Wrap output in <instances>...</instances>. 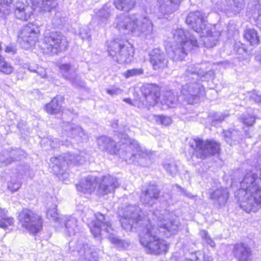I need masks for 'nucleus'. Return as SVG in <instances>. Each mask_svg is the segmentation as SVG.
Here are the masks:
<instances>
[{"instance_id": "nucleus-44", "label": "nucleus", "mask_w": 261, "mask_h": 261, "mask_svg": "<svg viewBox=\"0 0 261 261\" xmlns=\"http://www.w3.org/2000/svg\"><path fill=\"white\" fill-rule=\"evenodd\" d=\"M56 207L57 205H55L53 208L47 209L46 212L47 218L56 222L59 220V214L57 213Z\"/></svg>"}, {"instance_id": "nucleus-5", "label": "nucleus", "mask_w": 261, "mask_h": 261, "mask_svg": "<svg viewBox=\"0 0 261 261\" xmlns=\"http://www.w3.org/2000/svg\"><path fill=\"white\" fill-rule=\"evenodd\" d=\"M206 18L205 13L197 11L190 13L186 22L193 30L204 37L203 43L205 47L209 48L216 44L221 33L216 29V25H208Z\"/></svg>"}, {"instance_id": "nucleus-64", "label": "nucleus", "mask_w": 261, "mask_h": 261, "mask_svg": "<svg viewBox=\"0 0 261 261\" xmlns=\"http://www.w3.org/2000/svg\"><path fill=\"white\" fill-rule=\"evenodd\" d=\"M124 101L128 103L132 104L131 101L132 100L130 98H125L124 99Z\"/></svg>"}, {"instance_id": "nucleus-51", "label": "nucleus", "mask_w": 261, "mask_h": 261, "mask_svg": "<svg viewBox=\"0 0 261 261\" xmlns=\"http://www.w3.org/2000/svg\"><path fill=\"white\" fill-rule=\"evenodd\" d=\"M171 123V119L167 116L160 115V119L158 120V124L167 126Z\"/></svg>"}, {"instance_id": "nucleus-45", "label": "nucleus", "mask_w": 261, "mask_h": 261, "mask_svg": "<svg viewBox=\"0 0 261 261\" xmlns=\"http://www.w3.org/2000/svg\"><path fill=\"white\" fill-rule=\"evenodd\" d=\"M200 234L201 238L206 242L207 244H208L212 247H215V243L210 237L207 231L205 230H201L200 231Z\"/></svg>"}, {"instance_id": "nucleus-41", "label": "nucleus", "mask_w": 261, "mask_h": 261, "mask_svg": "<svg viewBox=\"0 0 261 261\" xmlns=\"http://www.w3.org/2000/svg\"><path fill=\"white\" fill-rule=\"evenodd\" d=\"M14 70L11 64L7 62L5 58L0 55V72L5 74H10Z\"/></svg>"}, {"instance_id": "nucleus-18", "label": "nucleus", "mask_w": 261, "mask_h": 261, "mask_svg": "<svg viewBox=\"0 0 261 261\" xmlns=\"http://www.w3.org/2000/svg\"><path fill=\"white\" fill-rule=\"evenodd\" d=\"M59 69L62 76L69 81L73 86L76 88L85 86V82L77 76L76 69L72 68L70 64H63L59 66Z\"/></svg>"}, {"instance_id": "nucleus-26", "label": "nucleus", "mask_w": 261, "mask_h": 261, "mask_svg": "<svg viewBox=\"0 0 261 261\" xmlns=\"http://www.w3.org/2000/svg\"><path fill=\"white\" fill-rule=\"evenodd\" d=\"M159 196V191L157 187L151 185L148 186L145 191L142 192L140 196V199L143 204L152 205L155 203Z\"/></svg>"}, {"instance_id": "nucleus-52", "label": "nucleus", "mask_w": 261, "mask_h": 261, "mask_svg": "<svg viewBox=\"0 0 261 261\" xmlns=\"http://www.w3.org/2000/svg\"><path fill=\"white\" fill-rule=\"evenodd\" d=\"M46 143L49 144L51 148H55L59 147L61 144V142L57 138L47 139L45 140Z\"/></svg>"}, {"instance_id": "nucleus-30", "label": "nucleus", "mask_w": 261, "mask_h": 261, "mask_svg": "<svg viewBox=\"0 0 261 261\" xmlns=\"http://www.w3.org/2000/svg\"><path fill=\"white\" fill-rule=\"evenodd\" d=\"M57 3L56 0H39L33 3L35 10L39 12L50 11L53 8L56 7Z\"/></svg>"}, {"instance_id": "nucleus-15", "label": "nucleus", "mask_w": 261, "mask_h": 261, "mask_svg": "<svg viewBox=\"0 0 261 261\" xmlns=\"http://www.w3.org/2000/svg\"><path fill=\"white\" fill-rule=\"evenodd\" d=\"M181 92L185 100L189 104L197 102L205 95L204 87L196 82L188 83L182 86Z\"/></svg>"}, {"instance_id": "nucleus-42", "label": "nucleus", "mask_w": 261, "mask_h": 261, "mask_svg": "<svg viewBox=\"0 0 261 261\" xmlns=\"http://www.w3.org/2000/svg\"><path fill=\"white\" fill-rule=\"evenodd\" d=\"M239 119L241 122L248 126H252L255 122V117L249 114L242 115Z\"/></svg>"}, {"instance_id": "nucleus-37", "label": "nucleus", "mask_w": 261, "mask_h": 261, "mask_svg": "<svg viewBox=\"0 0 261 261\" xmlns=\"http://www.w3.org/2000/svg\"><path fill=\"white\" fill-rule=\"evenodd\" d=\"M24 155V151L20 149L17 148L12 150L10 152V156L4 161V162L6 165H9L13 162L20 160L21 157Z\"/></svg>"}, {"instance_id": "nucleus-33", "label": "nucleus", "mask_w": 261, "mask_h": 261, "mask_svg": "<svg viewBox=\"0 0 261 261\" xmlns=\"http://www.w3.org/2000/svg\"><path fill=\"white\" fill-rule=\"evenodd\" d=\"M135 3V0H114V5L118 10L128 12L134 7Z\"/></svg>"}, {"instance_id": "nucleus-25", "label": "nucleus", "mask_w": 261, "mask_h": 261, "mask_svg": "<svg viewBox=\"0 0 261 261\" xmlns=\"http://www.w3.org/2000/svg\"><path fill=\"white\" fill-rule=\"evenodd\" d=\"M232 253L238 261H252V251L250 247L243 243H238L233 246Z\"/></svg>"}, {"instance_id": "nucleus-58", "label": "nucleus", "mask_w": 261, "mask_h": 261, "mask_svg": "<svg viewBox=\"0 0 261 261\" xmlns=\"http://www.w3.org/2000/svg\"><path fill=\"white\" fill-rule=\"evenodd\" d=\"M228 116V114H217L214 117V120L217 121H222L224 120V119Z\"/></svg>"}, {"instance_id": "nucleus-56", "label": "nucleus", "mask_w": 261, "mask_h": 261, "mask_svg": "<svg viewBox=\"0 0 261 261\" xmlns=\"http://www.w3.org/2000/svg\"><path fill=\"white\" fill-rule=\"evenodd\" d=\"M176 187L179 189L180 193L184 196L190 198H192L193 197V195L191 193L188 192L186 190L183 189L179 185H176Z\"/></svg>"}, {"instance_id": "nucleus-55", "label": "nucleus", "mask_w": 261, "mask_h": 261, "mask_svg": "<svg viewBox=\"0 0 261 261\" xmlns=\"http://www.w3.org/2000/svg\"><path fill=\"white\" fill-rule=\"evenodd\" d=\"M63 18H61L59 14H56L53 19V22L55 26H58L62 23Z\"/></svg>"}, {"instance_id": "nucleus-50", "label": "nucleus", "mask_w": 261, "mask_h": 261, "mask_svg": "<svg viewBox=\"0 0 261 261\" xmlns=\"http://www.w3.org/2000/svg\"><path fill=\"white\" fill-rule=\"evenodd\" d=\"M107 93L111 96H115L122 93V90L120 88L113 86L107 89Z\"/></svg>"}, {"instance_id": "nucleus-24", "label": "nucleus", "mask_w": 261, "mask_h": 261, "mask_svg": "<svg viewBox=\"0 0 261 261\" xmlns=\"http://www.w3.org/2000/svg\"><path fill=\"white\" fill-rule=\"evenodd\" d=\"M142 92L146 99V104L153 106L157 102L160 95V88L154 84H146L141 88Z\"/></svg>"}, {"instance_id": "nucleus-35", "label": "nucleus", "mask_w": 261, "mask_h": 261, "mask_svg": "<svg viewBox=\"0 0 261 261\" xmlns=\"http://www.w3.org/2000/svg\"><path fill=\"white\" fill-rule=\"evenodd\" d=\"M7 211L0 207V227L6 229L9 226H13L14 223V218L7 217Z\"/></svg>"}, {"instance_id": "nucleus-10", "label": "nucleus", "mask_w": 261, "mask_h": 261, "mask_svg": "<svg viewBox=\"0 0 261 261\" xmlns=\"http://www.w3.org/2000/svg\"><path fill=\"white\" fill-rule=\"evenodd\" d=\"M189 144L193 153L200 159L218 154L220 151V144L214 140H206L199 138L190 141Z\"/></svg>"}, {"instance_id": "nucleus-59", "label": "nucleus", "mask_w": 261, "mask_h": 261, "mask_svg": "<svg viewBox=\"0 0 261 261\" xmlns=\"http://www.w3.org/2000/svg\"><path fill=\"white\" fill-rule=\"evenodd\" d=\"M147 119L151 122L158 123V120L160 119V115H155L154 114H151L147 117Z\"/></svg>"}, {"instance_id": "nucleus-53", "label": "nucleus", "mask_w": 261, "mask_h": 261, "mask_svg": "<svg viewBox=\"0 0 261 261\" xmlns=\"http://www.w3.org/2000/svg\"><path fill=\"white\" fill-rule=\"evenodd\" d=\"M249 97L250 99L257 103H261V95H258L255 91L249 92Z\"/></svg>"}, {"instance_id": "nucleus-38", "label": "nucleus", "mask_w": 261, "mask_h": 261, "mask_svg": "<svg viewBox=\"0 0 261 261\" xmlns=\"http://www.w3.org/2000/svg\"><path fill=\"white\" fill-rule=\"evenodd\" d=\"M185 261H213V259L203 252L197 251L191 253L190 257L186 258Z\"/></svg>"}, {"instance_id": "nucleus-61", "label": "nucleus", "mask_w": 261, "mask_h": 261, "mask_svg": "<svg viewBox=\"0 0 261 261\" xmlns=\"http://www.w3.org/2000/svg\"><path fill=\"white\" fill-rule=\"evenodd\" d=\"M66 168H67V167H66L65 169H64V170H61V169H58V170H61V172H63V173H60V174H57V173H56L54 171V172H55L57 175H60V177H59L60 179H63V177H62V176H65V177H67V176H66V172H64V171H65V170L66 169Z\"/></svg>"}, {"instance_id": "nucleus-22", "label": "nucleus", "mask_w": 261, "mask_h": 261, "mask_svg": "<svg viewBox=\"0 0 261 261\" xmlns=\"http://www.w3.org/2000/svg\"><path fill=\"white\" fill-rule=\"evenodd\" d=\"M182 0H158L159 11L163 17L168 18L179 7Z\"/></svg>"}, {"instance_id": "nucleus-27", "label": "nucleus", "mask_w": 261, "mask_h": 261, "mask_svg": "<svg viewBox=\"0 0 261 261\" xmlns=\"http://www.w3.org/2000/svg\"><path fill=\"white\" fill-rule=\"evenodd\" d=\"M223 134L225 141L230 145L239 144L243 139V134L238 129L230 128L224 130Z\"/></svg>"}, {"instance_id": "nucleus-13", "label": "nucleus", "mask_w": 261, "mask_h": 261, "mask_svg": "<svg viewBox=\"0 0 261 261\" xmlns=\"http://www.w3.org/2000/svg\"><path fill=\"white\" fill-rule=\"evenodd\" d=\"M18 218L22 226L31 233H36L42 228L41 218L31 210L27 209L22 210L19 213Z\"/></svg>"}, {"instance_id": "nucleus-3", "label": "nucleus", "mask_w": 261, "mask_h": 261, "mask_svg": "<svg viewBox=\"0 0 261 261\" xmlns=\"http://www.w3.org/2000/svg\"><path fill=\"white\" fill-rule=\"evenodd\" d=\"M236 197L241 208L246 213L256 212L261 207V177L247 172L240 182Z\"/></svg>"}, {"instance_id": "nucleus-32", "label": "nucleus", "mask_w": 261, "mask_h": 261, "mask_svg": "<svg viewBox=\"0 0 261 261\" xmlns=\"http://www.w3.org/2000/svg\"><path fill=\"white\" fill-rule=\"evenodd\" d=\"M59 98L62 99L61 97H55L50 102L45 106L46 111L50 114H56L59 113L61 110V103L59 102Z\"/></svg>"}, {"instance_id": "nucleus-49", "label": "nucleus", "mask_w": 261, "mask_h": 261, "mask_svg": "<svg viewBox=\"0 0 261 261\" xmlns=\"http://www.w3.org/2000/svg\"><path fill=\"white\" fill-rule=\"evenodd\" d=\"M256 8L257 9V13L254 12L252 16L256 21V25L259 28L261 27V6L257 5Z\"/></svg>"}, {"instance_id": "nucleus-23", "label": "nucleus", "mask_w": 261, "mask_h": 261, "mask_svg": "<svg viewBox=\"0 0 261 261\" xmlns=\"http://www.w3.org/2000/svg\"><path fill=\"white\" fill-rule=\"evenodd\" d=\"M150 62L154 70L163 69L167 67L168 60L164 53L156 48L150 54Z\"/></svg>"}, {"instance_id": "nucleus-60", "label": "nucleus", "mask_w": 261, "mask_h": 261, "mask_svg": "<svg viewBox=\"0 0 261 261\" xmlns=\"http://www.w3.org/2000/svg\"><path fill=\"white\" fill-rule=\"evenodd\" d=\"M5 52L7 53H11L12 54L14 55L16 53V49L12 46H8L5 48Z\"/></svg>"}, {"instance_id": "nucleus-9", "label": "nucleus", "mask_w": 261, "mask_h": 261, "mask_svg": "<svg viewBox=\"0 0 261 261\" xmlns=\"http://www.w3.org/2000/svg\"><path fill=\"white\" fill-rule=\"evenodd\" d=\"M108 51L109 56L119 64L130 63L134 55L133 48L126 46L124 41L118 38L110 42Z\"/></svg>"}, {"instance_id": "nucleus-2", "label": "nucleus", "mask_w": 261, "mask_h": 261, "mask_svg": "<svg viewBox=\"0 0 261 261\" xmlns=\"http://www.w3.org/2000/svg\"><path fill=\"white\" fill-rule=\"evenodd\" d=\"M120 142L122 146L119 149L111 138L102 136L97 139L98 148L101 150H105L110 154H117L128 163H132L135 161L142 166H147L151 164V158L154 155L152 151L142 149L139 144L134 140L132 141L126 134H122Z\"/></svg>"}, {"instance_id": "nucleus-4", "label": "nucleus", "mask_w": 261, "mask_h": 261, "mask_svg": "<svg viewBox=\"0 0 261 261\" xmlns=\"http://www.w3.org/2000/svg\"><path fill=\"white\" fill-rule=\"evenodd\" d=\"M170 46L166 48L170 58L175 61L185 59L193 47H198L196 38L188 31L177 28L173 30Z\"/></svg>"}, {"instance_id": "nucleus-39", "label": "nucleus", "mask_w": 261, "mask_h": 261, "mask_svg": "<svg viewBox=\"0 0 261 261\" xmlns=\"http://www.w3.org/2000/svg\"><path fill=\"white\" fill-rule=\"evenodd\" d=\"M12 1V0H0V18H4L9 15Z\"/></svg>"}, {"instance_id": "nucleus-34", "label": "nucleus", "mask_w": 261, "mask_h": 261, "mask_svg": "<svg viewBox=\"0 0 261 261\" xmlns=\"http://www.w3.org/2000/svg\"><path fill=\"white\" fill-rule=\"evenodd\" d=\"M244 37L252 45H257L259 43V37L257 31L253 29L246 30Z\"/></svg>"}, {"instance_id": "nucleus-48", "label": "nucleus", "mask_w": 261, "mask_h": 261, "mask_svg": "<svg viewBox=\"0 0 261 261\" xmlns=\"http://www.w3.org/2000/svg\"><path fill=\"white\" fill-rule=\"evenodd\" d=\"M80 35L83 40H87L91 38L90 30L88 26L80 29Z\"/></svg>"}, {"instance_id": "nucleus-14", "label": "nucleus", "mask_w": 261, "mask_h": 261, "mask_svg": "<svg viewBox=\"0 0 261 261\" xmlns=\"http://www.w3.org/2000/svg\"><path fill=\"white\" fill-rule=\"evenodd\" d=\"M50 162L53 164L52 168L57 174H60L63 173L61 169L64 170L67 167L69 163H73L74 164H82L85 162V158L81 155H75L69 153L60 155L58 157H54L50 159Z\"/></svg>"}, {"instance_id": "nucleus-46", "label": "nucleus", "mask_w": 261, "mask_h": 261, "mask_svg": "<svg viewBox=\"0 0 261 261\" xmlns=\"http://www.w3.org/2000/svg\"><path fill=\"white\" fill-rule=\"evenodd\" d=\"M21 184L18 180L12 179L8 184V188L12 192L17 191L21 187Z\"/></svg>"}, {"instance_id": "nucleus-54", "label": "nucleus", "mask_w": 261, "mask_h": 261, "mask_svg": "<svg viewBox=\"0 0 261 261\" xmlns=\"http://www.w3.org/2000/svg\"><path fill=\"white\" fill-rule=\"evenodd\" d=\"M232 1L234 7L236 8L233 11L235 13L239 12L244 7V0H232Z\"/></svg>"}, {"instance_id": "nucleus-6", "label": "nucleus", "mask_w": 261, "mask_h": 261, "mask_svg": "<svg viewBox=\"0 0 261 261\" xmlns=\"http://www.w3.org/2000/svg\"><path fill=\"white\" fill-rule=\"evenodd\" d=\"M97 184L98 186L97 192L99 196L113 193L119 186L116 178L107 175L102 176L100 178L94 176H88L81 183L76 185V188L79 191L91 193L95 190Z\"/></svg>"}, {"instance_id": "nucleus-36", "label": "nucleus", "mask_w": 261, "mask_h": 261, "mask_svg": "<svg viewBox=\"0 0 261 261\" xmlns=\"http://www.w3.org/2000/svg\"><path fill=\"white\" fill-rule=\"evenodd\" d=\"M178 98V96L172 91H167L165 93L163 101L168 107H174L177 103Z\"/></svg>"}, {"instance_id": "nucleus-21", "label": "nucleus", "mask_w": 261, "mask_h": 261, "mask_svg": "<svg viewBox=\"0 0 261 261\" xmlns=\"http://www.w3.org/2000/svg\"><path fill=\"white\" fill-rule=\"evenodd\" d=\"M35 10L33 5H30L28 0H19L16 4L14 12L16 17L21 20H28Z\"/></svg>"}, {"instance_id": "nucleus-63", "label": "nucleus", "mask_w": 261, "mask_h": 261, "mask_svg": "<svg viewBox=\"0 0 261 261\" xmlns=\"http://www.w3.org/2000/svg\"><path fill=\"white\" fill-rule=\"evenodd\" d=\"M29 70L31 71H32V72H35V70L36 69L33 68L32 66H29V68H28Z\"/></svg>"}, {"instance_id": "nucleus-31", "label": "nucleus", "mask_w": 261, "mask_h": 261, "mask_svg": "<svg viewBox=\"0 0 261 261\" xmlns=\"http://www.w3.org/2000/svg\"><path fill=\"white\" fill-rule=\"evenodd\" d=\"M113 10V8L110 3L105 4L103 7L99 10L97 13V16L99 19V23L101 25L107 23L108 18L110 17Z\"/></svg>"}, {"instance_id": "nucleus-57", "label": "nucleus", "mask_w": 261, "mask_h": 261, "mask_svg": "<svg viewBox=\"0 0 261 261\" xmlns=\"http://www.w3.org/2000/svg\"><path fill=\"white\" fill-rule=\"evenodd\" d=\"M35 72H36L39 75H40L42 78H45L46 77V73L45 70L42 67H37L35 70Z\"/></svg>"}, {"instance_id": "nucleus-40", "label": "nucleus", "mask_w": 261, "mask_h": 261, "mask_svg": "<svg viewBox=\"0 0 261 261\" xmlns=\"http://www.w3.org/2000/svg\"><path fill=\"white\" fill-rule=\"evenodd\" d=\"M163 167L171 175H175L178 172V166L174 161H166L163 164Z\"/></svg>"}, {"instance_id": "nucleus-19", "label": "nucleus", "mask_w": 261, "mask_h": 261, "mask_svg": "<svg viewBox=\"0 0 261 261\" xmlns=\"http://www.w3.org/2000/svg\"><path fill=\"white\" fill-rule=\"evenodd\" d=\"M137 20H139V18H137L136 14L130 16L120 14L115 18L114 25L119 31L132 32L134 23H136Z\"/></svg>"}, {"instance_id": "nucleus-1", "label": "nucleus", "mask_w": 261, "mask_h": 261, "mask_svg": "<svg viewBox=\"0 0 261 261\" xmlns=\"http://www.w3.org/2000/svg\"><path fill=\"white\" fill-rule=\"evenodd\" d=\"M141 208L134 205L126 207L120 221L122 227L126 231L139 226V241L146 248L148 253L160 255L166 253L169 248L167 242L158 237L159 230L148 217H142Z\"/></svg>"}, {"instance_id": "nucleus-62", "label": "nucleus", "mask_w": 261, "mask_h": 261, "mask_svg": "<svg viewBox=\"0 0 261 261\" xmlns=\"http://www.w3.org/2000/svg\"><path fill=\"white\" fill-rule=\"evenodd\" d=\"M253 135L252 132H250L249 130L245 131V136L248 138H251Z\"/></svg>"}, {"instance_id": "nucleus-29", "label": "nucleus", "mask_w": 261, "mask_h": 261, "mask_svg": "<svg viewBox=\"0 0 261 261\" xmlns=\"http://www.w3.org/2000/svg\"><path fill=\"white\" fill-rule=\"evenodd\" d=\"M63 223L65 228V233L68 236H74L80 231V227L75 218L71 216H65Z\"/></svg>"}, {"instance_id": "nucleus-8", "label": "nucleus", "mask_w": 261, "mask_h": 261, "mask_svg": "<svg viewBox=\"0 0 261 261\" xmlns=\"http://www.w3.org/2000/svg\"><path fill=\"white\" fill-rule=\"evenodd\" d=\"M68 46L67 38L61 33L49 31L44 33L40 44L44 52L54 54L65 51Z\"/></svg>"}, {"instance_id": "nucleus-12", "label": "nucleus", "mask_w": 261, "mask_h": 261, "mask_svg": "<svg viewBox=\"0 0 261 261\" xmlns=\"http://www.w3.org/2000/svg\"><path fill=\"white\" fill-rule=\"evenodd\" d=\"M39 27L33 23L24 26L19 33L18 40L22 47L28 49L34 45L40 35Z\"/></svg>"}, {"instance_id": "nucleus-28", "label": "nucleus", "mask_w": 261, "mask_h": 261, "mask_svg": "<svg viewBox=\"0 0 261 261\" xmlns=\"http://www.w3.org/2000/svg\"><path fill=\"white\" fill-rule=\"evenodd\" d=\"M210 198L215 204L224 205L228 198V191L226 188H220L210 192Z\"/></svg>"}, {"instance_id": "nucleus-43", "label": "nucleus", "mask_w": 261, "mask_h": 261, "mask_svg": "<svg viewBox=\"0 0 261 261\" xmlns=\"http://www.w3.org/2000/svg\"><path fill=\"white\" fill-rule=\"evenodd\" d=\"M143 73L144 69L142 68H139L127 70L123 74L126 78H129L132 76L142 75Z\"/></svg>"}, {"instance_id": "nucleus-7", "label": "nucleus", "mask_w": 261, "mask_h": 261, "mask_svg": "<svg viewBox=\"0 0 261 261\" xmlns=\"http://www.w3.org/2000/svg\"><path fill=\"white\" fill-rule=\"evenodd\" d=\"M94 216L95 220L91 224L90 228L95 237L98 236L103 230L109 234V240L117 247L124 248L128 246V242L120 239L116 236V231L112 227L110 221L105 217V215L100 213H97Z\"/></svg>"}, {"instance_id": "nucleus-11", "label": "nucleus", "mask_w": 261, "mask_h": 261, "mask_svg": "<svg viewBox=\"0 0 261 261\" xmlns=\"http://www.w3.org/2000/svg\"><path fill=\"white\" fill-rule=\"evenodd\" d=\"M153 215L154 218L152 219L153 221H157L158 227L156 228L158 229L159 233L160 232L166 237H169L176 234L179 230L180 223L178 218L166 219L164 214L161 213L158 211L153 212Z\"/></svg>"}, {"instance_id": "nucleus-16", "label": "nucleus", "mask_w": 261, "mask_h": 261, "mask_svg": "<svg viewBox=\"0 0 261 261\" xmlns=\"http://www.w3.org/2000/svg\"><path fill=\"white\" fill-rule=\"evenodd\" d=\"M139 20L134 23L132 33L135 35L147 38L151 36L153 31V25L150 20L147 17H143L139 14H136Z\"/></svg>"}, {"instance_id": "nucleus-47", "label": "nucleus", "mask_w": 261, "mask_h": 261, "mask_svg": "<svg viewBox=\"0 0 261 261\" xmlns=\"http://www.w3.org/2000/svg\"><path fill=\"white\" fill-rule=\"evenodd\" d=\"M80 255L85 258L88 257L89 255L91 254L90 248L87 244H84L83 246L79 250Z\"/></svg>"}, {"instance_id": "nucleus-20", "label": "nucleus", "mask_w": 261, "mask_h": 261, "mask_svg": "<svg viewBox=\"0 0 261 261\" xmlns=\"http://www.w3.org/2000/svg\"><path fill=\"white\" fill-rule=\"evenodd\" d=\"M62 129L66 135L71 138L79 137L83 140H87L89 135L79 125L69 122H64Z\"/></svg>"}, {"instance_id": "nucleus-17", "label": "nucleus", "mask_w": 261, "mask_h": 261, "mask_svg": "<svg viewBox=\"0 0 261 261\" xmlns=\"http://www.w3.org/2000/svg\"><path fill=\"white\" fill-rule=\"evenodd\" d=\"M202 65L198 64L197 65H191L188 66L185 76L189 80H198L203 81H209L212 80L214 77V72L213 70L205 71L202 67Z\"/></svg>"}]
</instances>
